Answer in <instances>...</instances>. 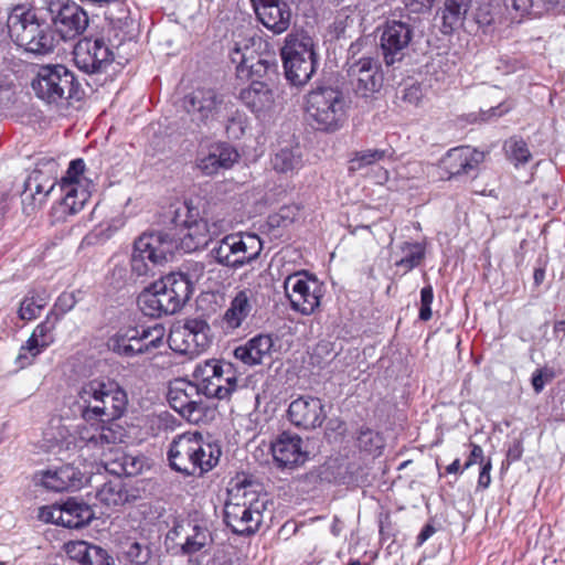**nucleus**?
<instances>
[{
    "mask_svg": "<svg viewBox=\"0 0 565 565\" xmlns=\"http://www.w3.org/2000/svg\"><path fill=\"white\" fill-rule=\"evenodd\" d=\"M355 66H359L355 78V97L367 103V99L379 92L382 76L379 73L377 64L371 58L361 60L355 63Z\"/></svg>",
    "mask_w": 565,
    "mask_h": 565,
    "instance_id": "nucleus-35",
    "label": "nucleus"
},
{
    "mask_svg": "<svg viewBox=\"0 0 565 565\" xmlns=\"http://www.w3.org/2000/svg\"><path fill=\"white\" fill-rule=\"evenodd\" d=\"M267 500L246 487L230 491L224 507V521L235 534L250 535L263 522Z\"/></svg>",
    "mask_w": 565,
    "mask_h": 565,
    "instance_id": "nucleus-5",
    "label": "nucleus"
},
{
    "mask_svg": "<svg viewBox=\"0 0 565 565\" xmlns=\"http://www.w3.org/2000/svg\"><path fill=\"white\" fill-rule=\"evenodd\" d=\"M402 257L395 262V266L402 268L404 274L420 265L425 257V247L420 243L405 242L401 246Z\"/></svg>",
    "mask_w": 565,
    "mask_h": 565,
    "instance_id": "nucleus-46",
    "label": "nucleus"
},
{
    "mask_svg": "<svg viewBox=\"0 0 565 565\" xmlns=\"http://www.w3.org/2000/svg\"><path fill=\"white\" fill-rule=\"evenodd\" d=\"M255 44L256 40L253 36L242 42H235L231 58L234 63H237L238 71L247 70L252 76L263 77L270 67V63L260 56H254L250 45L254 46Z\"/></svg>",
    "mask_w": 565,
    "mask_h": 565,
    "instance_id": "nucleus-30",
    "label": "nucleus"
},
{
    "mask_svg": "<svg viewBox=\"0 0 565 565\" xmlns=\"http://www.w3.org/2000/svg\"><path fill=\"white\" fill-rule=\"evenodd\" d=\"M222 455L217 444L204 440L202 434L184 433L170 443L168 460L170 467L184 476H203L212 470Z\"/></svg>",
    "mask_w": 565,
    "mask_h": 565,
    "instance_id": "nucleus-1",
    "label": "nucleus"
},
{
    "mask_svg": "<svg viewBox=\"0 0 565 565\" xmlns=\"http://www.w3.org/2000/svg\"><path fill=\"white\" fill-rule=\"evenodd\" d=\"M35 478L41 486L54 492L78 490L88 481V477L72 465L41 471Z\"/></svg>",
    "mask_w": 565,
    "mask_h": 565,
    "instance_id": "nucleus-24",
    "label": "nucleus"
},
{
    "mask_svg": "<svg viewBox=\"0 0 565 565\" xmlns=\"http://www.w3.org/2000/svg\"><path fill=\"white\" fill-rule=\"evenodd\" d=\"M128 405L127 393L121 388L118 383L109 381L106 388V394L102 397V401L96 409L94 422L95 424H106L120 418Z\"/></svg>",
    "mask_w": 565,
    "mask_h": 565,
    "instance_id": "nucleus-28",
    "label": "nucleus"
},
{
    "mask_svg": "<svg viewBox=\"0 0 565 565\" xmlns=\"http://www.w3.org/2000/svg\"><path fill=\"white\" fill-rule=\"evenodd\" d=\"M434 299V291L430 285L425 286L420 290V308L419 319L422 321H428L431 318V303Z\"/></svg>",
    "mask_w": 565,
    "mask_h": 565,
    "instance_id": "nucleus-58",
    "label": "nucleus"
},
{
    "mask_svg": "<svg viewBox=\"0 0 565 565\" xmlns=\"http://www.w3.org/2000/svg\"><path fill=\"white\" fill-rule=\"evenodd\" d=\"M109 3H111L113 7L106 12V18L110 22L117 23L118 26L127 24L129 19V10L127 7L120 0L110 1Z\"/></svg>",
    "mask_w": 565,
    "mask_h": 565,
    "instance_id": "nucleus-56",
    "label": "nucleus"
},
{
    "mask_svg": "<svg viewBox=\"0 0 565 565\" xmlns=\"http://www.w3.org/2000/svg\"><path fill=\"white\" fill-rule=\"evenodd\" d=\"M60 319L61 315L55 310H51L46 315L45 320L34 328L32 334L49 348L54 342L53 331Z\"/></svg>",
    "mask_w": 565,
    "mask_h": 565,
    "instance_id": "nucleus-50",
    "label": "nucleus"
},
{
    "mask_svg": "<svg viewBox=\"0 0 565 565\" xmlns=\"http://www.w3.org/2000/svg\"><path fill=\"white\" fill-rule=\"evenodd\" d=\"M353 10L350 7L342 8L333 22V33L337 39L341 38H350V34H348V30L353 24L352 19Z\"/></svg>",
    "mask_w": 565,
    "mask_h": 565,
    "instance_id": "nucleus-54",
    "label": "nucleus"
},
{
    "mask_svg": "<svg viewBox=\"0 0 565 565\" xmlns=\"http://www.w3.org/2000/svg\"><path fill=\"white\" fill-rule=\"evenodd\" d=\"M508 158L514 163L515 167L525 164L531 159V151L527 143L519 137H512L504 143Z\"/></svg>",
    "mask_w": 565,
    "mask_h": 565,
    "instance_id": "nucleus-49",
    "label": "nucleus"
},
{
    "mask_svg": "<svg viewBox=\"0 0 565 565\" xmlns=\"http://www.w3.org/2000/svg\"><path fill=\"white\" fill-rule=\"evenodd\" d=\"M175 242L161 232L142 234L135 244L131 270L137 276H154L156 268L173 257Z\"/></svg>",
    "mask_w": 565,
    "mask_h": 565,
    "instance_id": "nucleus-8",
    "label": "nucleus"
},
{
    "mask_svg": "<svg viewBox=\"0 0 565 565\" xmlns=\"http://www.w3.org/2000/svg\"><path fill=\"white\" fill-rule=\"evenodd\" d=\"M191 525V520H183L175 522L174 525L168 531L166 537L170 541H177L178 539H185L186 529Z\"/></svg>",
    "mask_w": 565,
    "mask_h": 565,
    "instance_id": "nucleus-61",
    "label": "nucleus"
},
{
    "mask_svg": "<svg viewBox=\"0 0 565 565\" xmlns=\"http://www.w3.org/2000/svg\"><path fill=\"white\" fill-rule=\"evenodd\" d=\"M288 417L295 426L309 430L320 427L327 418V413L320 398L303 395L289 404Z\"/></svg>",
    "mask_w": 565,
    "mask_h": 565,
    "instance_id": "nucleus-21",
    "label": "nucleus"
},
{
    "mask_svg": "<svg viewBox=\"0 0 565 565\" xmlns=\"http://www.w3.org/2000/svg\"><path fill=\"white\" fill-rule=\"evenodd\" d=\"M484 153L470 146L449 149L440 160V169L447 179L470 174L478 170Z\"/></svg>",
    "mask_w": 565,
    "mask_h": 565,
    "instance_id": "nucleus-20",
    "label": "nucleus"
},
{
    "mask_svg": "<svg viewBox=\"0 0 565 565\" xmlns=\"http://www.w3.org/2000/svg\"><path fill=\"white\" fill-rule=\"evenodd\" d=\"M201 393L209 398H228L237 388V376L232 363L224 362L207 385H199Z\"/></svg>",
    "mask_w": 565,
    "mask_h": 565,
    "instance_id": "nucleus-34",
    "label": "nucleus"
},
{
    "mask_svg": "<svg viewBox=\"0 0 565 565\" xmlns=\"http://www.w3.org/2000/svg\"><path fill=\"white\" fill-rule=\"evenodd\" d=\"M256 306V292L246 288L239 290L231 300L228 308L221 317V327L226 333L241 328Z\"/></svg>",
    "mask_w": 565,
    "mask_h": 565,
    "instance_id": "nucleus-27",
    "label": "nucleus"
},
{
    "mask_svg": "<svg viewBox=\"0 0 565 565\" xmlns=\"http://www.w3.org/2000/svg\"><path fill=\"white\" fill-rule=\"evenodd\" d=\"M46 348L31 333L26 342L20 348L19 354L15 358V364L21 369L31 365L34 359Z\"/></svg>",
    "mask_w": 565,
    "mask_h": 565,
    "instance_id": "nucleus-48",
    "label": "nucleus"
},
{
    "mask_svg": "<svg viewBox=\"0 0 565 565\" xmlns=\"http://www.w3.org/2000/svg\"><path fill=\"white\" fill-rule=\"evenodd\" d=\"M63 193V199L60 202V209L63 214L74 215L78 213L88 199L90 198V192L87 186H77L70 188L66 185V189H61Z\"/></svg>",
    "mask_w": 565,
    "mask_h": 565,
    "instance_id": "nucleus-44",
    "label": "nucleus"
},
{
    "mask_svg": "<svg viewBox=\"0 0 565 565\" xmlns=\"http://www.w3.org/2000/svg\"><path fill=\"white\" fill-rule=\"evenodd\" d=\"M139 332L143 342L145 353H148L154 349L160 348L163 344L166 335V329L162 324L156 323L152 327H140Z\"/></svg>",
    "mask_w": 565,
    "mask_h": 565,
    "instance_id": "nucleus-52",
    "label": "nucleus"
},
{
    "mask_svg": "<svg viewBox=\"0 0 565 565\" xmlns=\"http://www.w3.org/2000/svg\"><path fill=\"white\" fill-rule=\"evenodd\" d=\"M57 173L58 163L55 159H39L35 168L23 182L21 200L25 214L33 213L44 203L45 198L55 188Z\"/></svg>",
    "mask_w": 565,
    "mask_h": 565,
    "instance_id": "nucleus-10",
    "label": "nucleus"
},
{
    "mask_svg": "<svg viewBox=\"0 0 565 565\" xmlns=\"http://www.w3.org/2000/svg\"><path fill=\"white\" fill-rule=\"evenodd\" d=\"M285 76L294 86H303L316 71L317 61L309 36L288 34L281 49Z\"/></svg>",
    "mask_w": 565,
    "mask_h": 565,
    "instance_id": "nucleus-9",
    "label": "nucleus"
},
{
    "mask_svg": "<svg viewBox=\"0 0 565 565\" xmlns=\"http://www.w3.org/2000/svg\"><path fill=\"white\" fill-rule=\"evenodd\" d=\"M349 103L342 90L331 86H317L305 96L303 109L313 129L334 132L348 119Z\"/></svg>",
    "mask_w": 565,
    "mask_h": 565,
    "instance_id": "nucleus-3",
    "label": "nucleus"
},
{
    "mask_svg": "<svg viewBox=\"0 0 565 565\" xmlns=\"http://www.w3.org/2000/svg\"><path fill=\"white\" fill-rule=\"evenodd\" d=\"M31 85L35 95L47 104L81 98V85L73 72L61 64L41 66Z\"/></svg>",
    "mask_w": 565,
    "mask_h": 565,
    "instance_id": "nucleus-7",
    "label": "nucleus"
},
{
    "mask_svg": "<svg viewBox=\"0 0 565 565\" xmlns=\"http://www.w3.org/2000/svg\"><path fill=\"white\" fill-rule=\"evenodd\" d=\"M224 364L223 361L211 359L204 362L198 363L193 371V377L196 380L195 385H207L217 374L221 366Z\"/></svg>",
    "mask_w": 565,
    "mask_h": 565,
    "instance_id": "nucleus-53",
    "label": "nucleus"
},
{
    "mask_svg": "<svg viewBox=\"0 0 565 565\" xmlns=\"http://www.w3.org/2000/svg\"><path fill=\"white\" fill-rule=\"evenodd\" d=\"M85 170V162L83 159H75L70 162L68 169L64 177H62L60 182V189H66V185L70 188L77 186H87L84 182L86 179L83 177Z\"/></svg>",
    "mask_w": 565,
    "mask_h": 565,
    "instance_id": "nucleus-51",
    "label": "nucleus"
},
{
    "mask_svg": "<svg viewBox=\"0 0 565 565\" xmlns=\"http://www.w3.org/2000/svg\"><path fill=\"white\" fill-rule=\"evenodd\" d=\"M239 99L258 118L273 114L286 102L278 88L258 79H253L247 87L241 89Z\"/></svg>",
    "mask_w": 565,
    "mask_h": 565,
    "instance_id": "nucleus-17",
    "label": "nucleus"
},
{
    "mask_svg": "<svg viewBox=\"0 0 565 565\" xmlns=\"http://www.w3.org/2000/svg\"><path fill=\"white\" fill-rule=\"evenodd\" d=\"M236 244L237 233L226 235L211 249V254L218 264L235 268L234 258L237 253Z\"/></svg>",
    "mask_w": 565,
    "mask_h": 565,
    "instance_id": "nucleus-47",
    "label": "nucleus"
},
{
    "mask_svg": "<svg viewBox=\"0 0 565 565\" xmlns=\"http://www.w3.org/2000/svg\"><path fill=\"white\" fill-rule=\"evenodd\" d=\"M413 38V29L408 23L391 20L387 21L381 33V50L385 64L393 65L399 62Z\"/></svg>",
    "mask_w": 565,
    "mask_h": 565,
    "instance_id": "nucleus-19",
    "label": "nucleus"
},
{
    "mask_svg": "<svg viewBox=\"0 0 565 565\" xmlns=\"http://www.w3.org/2000/svg\"><path fill=\"white\" fill-rule=\"evenodd\" d=\"M108 348L122 358H134L145 353L139 327L120 328L109 340Z\"/></svg>",
    "mask_w": 565,
    "mask_h": 565,
    "instance_id": "nucleus-33",
    "label": "nucleus"
},
{
    "mask_svg": "<svg viewBox=\"0 0 565 565\" xmlns=\"http://www.w3.org/2000/svg\"><path fill=\"white\" fill-rule=\"evenodd\" d=\"M172 223L181 230V245L188 252L203 248L212 239L225 231V222L209 223L200 216V211L191 202H183L173 211Z\"/></svg>",
    "mask_w": 565,
    "mask_h": 565,
    "instance_id": "nucleus-6",
    "label": "nucleus"
},
{
    "mask_svg": "<svg viewBox=\"0 0 565 565\" xmlns=\"http://www.w3.org/2000/svg\"><path fill=\"white\" fill-rule=\"evenodd\" d=\"M284 289L291 308L302 315L312 313L320 305L321 288L318 280L301 273L289 275L285 279Z\"/></svg>",
    "mask_w": 565,
    "mask_h": 565,
    "instance_id": "nucleus-14",
    "label": "nucleus"
},
{
    "mask_svg": "<svg viewBox=\"0 0 565 565\" xmlns=\"http://www.w3.org/2000/svg\"><path fill=\"white\" fill-rule=\"evenodd\" d=\"M109 454H105L103 460L106 471L120 478L121 476H136L142 471L143 460L138 456L126 454L120 448L107 447Z\"/></svg>",
    "mask_w": 565,
    "mask_h": 565,
    "instance_id": "nucleus-32",
    "label": "nucleus"
},
{
    "mask_svg": "<svg viewBox=\"0 0 565 565\" xmlns=\"http://www.w3.org/2000/svg\"><path fill=\"white\" fill-rule=\"evenodd\" d=\"M259 22L274 34L286 32L290 25L291 11L284 0H252Z\"/></svg>",
    "mask_w": 565,
    "mask_h": 565,
    "instance_id": "nucleus-23",
    "label": "nucleus"
},
{
    "mask_svg": "<svg viewBox=\"0 0 565 565\" xmlns=\"http://www.w3.org/2000/svg\"><path fill=\"white\" fill-rule=\"evenodd\" d=\"M237 253L234 258L235 268L242 267L255 260L263 249V242L253 233H237Z\"/></svg>",
    "mask_w": 565,
    "mask_h": 565,
    "instance_id": "nucleus-40",
    "label": "nucleus"
},
{
    "mask_svg": "<svg viewBox=\"0 0 565 565\" xmlns=\"http://www.w3.org/2000/svg\"><path fill=\"white\" fill-rule=\"evenodd\" d=\"M73 61L83 73L93 75L107 70L114 61V53L102 39H82L73 50Z\"/></svg>",
    "mask_w": 565,
    "mask_h": 565,
    "instance_id": "nucleus-15",
    "label": "nucleus"
},
{
    "mask_svg": "<svg viewBox=\"0 0 565 565\" xmlns=\"http://www.w3.org/2000/svg\"><path fill=\"white\" fill-rule=\"evenodd\" d=\"M492 469L491 460L488 459L481 467V471L478 478V487L482 489H487L491 483L490 471Z\"/></svg>",
    "mask_w": 565,
    "mask_h": 565,
    "instance_id": "nucleus-64",
    "label": "nucleus"
},
{
    "mask_svg": "<svg viewBox=\"0 0 565 565\" xmlns=\"http://www.w3.org/2000/svg\"><path fill=\"white\" fill-rule=\"evenodd\" d=\"M355 447L359 448L363 459L371 458L373 460L382 454L384 439L379 433L370 428L361 429L355 439Z\"/></svg>",
    "mask_w": 565,
    "mask_h": 565,
    "instance_id": "nucleus-45",
    "label": "nucleus"
},
{
    "mask_svg": "<svg viewBox=\"0 0 565 565\" xmlns=\"http://www.w3.org/2000/svg\"><path fill=\"white\" fill-rule=\"evenodd\" d=\"M108 384L109 380L93 379L83 382L76 390L73 409L86 424L94 422L96 409L106 394Z\"/></svg>",
    "mask_w": 565,
    "mask_h": 565,
    "instance_id": "nucleus-22",
    "label": "nucleus"
},
{
    "mask_svg": "<svg viewBox=\"0 0 565 565\" xmlns=\"http://www.w3.org/2000/svg\"><path fill=\"white\" fill-rule=\"evenodd\" d=\"M224 105V96L210 87L195 88L182 99L183 109L198 126L216 120Z\"/></svg>",
    "mask_w": 565,
    "mask_h": 565,
    "instance_id": "nucleus-12",
    "label": "nucleus"
},
{
    "mask_svg": "<svg viewBox=\"0 0 565 565\" xmlns=\"http://www.w3.org/2000/svg\"><path fill=\"white\" fill-rule=\"evenodd\" d=\"M50 301V294L45 289L29 291L18 310L21 320L31 321L40 315L41 310L46 307Z\"/></svg>",
    "mask_w": 565,
    "mask_h": 565,
    "instance_id": "nucleus-43",
    "label": "nucleus"
},
{
    "mask_svg": "<svg viewBox=\"0 0 565 565\" xmlns=\"http://www.w3.org/2000/svg\"><path fill=\"white\" fill-rule=\"evenodd\" d=\"M275 171L279 173H294L303 166V150L296 141L279 145L271 158Z\"/></svg>",
    "mask_w": 565,
    "mask_h": 565,
    "instance_id": "nucleus-36",
    "label": "nucleus"
},
{
    "mask_svg": "<svg viewBox=\"0 0 565 565\" xmlns=\"http://www.w3.org/2000/svg\"><path fill=\"white\" fill-rule=\"evenodd\" d=\"M553 379V373L547 369H537L531 379V383L535 393H541L547 381Z\"/></svg>",
    "mask_w": 565,
    "mask_h": 565,
    "instance_id": "nucleus-59",
    "label": "nucleus"
},
{
    "mask_svg": "<svg viewBox=\"0 0 565 565\" xmlns=\"http://www.w3.org/2000/svg\"><path fill=\"white\" fill-rule=\"evenodd\" d=\"M191 292V282L185 275L170 274L145 289L138 297V306L151 318L173 315L184 306Z\"/></svg>",
    "mask_w": 565,
    "mask_h": 565,
    "instance_id": "nucleus-4",
    "label": "nucleus"
},
{
    "mask_svg": "<svg viewBox=\"0 0 565 565\" xmlns=\"http://www.w3.org/2000/svg\"><path fill=\"white\" fill-rule=\"evenodd\" d=\"M210 326L204 319L188 318L172 326L168 343L174 352L198 355L210 347Z\"/></svg>",
    "mask_w": 565,
    "mask_h": 565,
    "instance_id": "nucleus-11",
    "label": "nucleus"
},
{
    "mask_svg": "<svg viewBox=\"0 0 565 565\" xmlns=\"http://www.w3.org/2000/svg\"><path fill=\"white\" fill-rule=\"evenodd\" d=\"M50 11L56 33L63 40H73L88 26L86 11L73 1L51 3Z\"/></svg>",
    "mask_w": 565,
    "mask_h": 565,
    "instance_id": "nucleus-16",
    "label": "nucleus"
},
{
    "mask_svg": "<svg viewBox=\"0 0 565 565\" xmlns=\"http://www.w3.org/2000/svg\"><path fill=\"white\" fill-rule=\"evenodd\" d=\"M391 157L392 151L390 149H366L359 152L355 151V162L359 163V168L377 163Z\"/></svg>",
    "mask_w": 565,
    "mask_h": 565,
    "instance_id": "nucleus-55",
    "label": "nucleus"
},
{
    "mask_svg": "<svg viewBox=\"0 0 565 565\" xmlns=\"http://www.w3.org/2000/svg\"><path fill=\"white\" fill-rule=\"evenodd\" d=\"M89 425L90 427L78 425L76 434L79 440L85 443L86 447L93 450H100L102 455H104V450L116 443V433L105 427L104 424L102 426H99V424Z\"/></svg>",
    "mask_w": 565,
    "mask_h": 565,
    "instance_id": "nucleus-37",
    "label": "nucleus"
},
{
    "mask_svg": "<svg viewBox=\"0 0 565 565\" xmlns=\"http://www.w3.org/2000/svg\"><path fill=\"white\" fill-rule=\"evenodd\" d=\"M523 455V445H522V440L520 439H514L509 448H508V451H507V460L510 461V462H513V461H518L521 459Z\"/></svg>",
    "mask_w": 565,
    "mask_h": 565,
    "instance_id": "nucleus-63",
    "label": "nucleus"
},
{
    "mask_svg": "<svg viewBox=\"0 0 565 565\" xmlns=\"http://www.w3.org/2000/svg\"><path fill=\"white\" fill-rule=\"evenodd\" d=\"M38 519L44 523H53L63 526L61 504L41 507L38 512Z\"/></svg>",
    "mask_w": 565,
    "mask_h": 565,
    "instance_id": "nucleus-57",
    "label": "nucleus"
},
{
    "mask_svg": "<svg viewBox=\"0 0 565 565\" xmlns=\"http://www.w3.org/2000/svg\"><path fill=\"white\" fill-rule=\"evenodd\" d=\"M63 513V526L68 529H81L87 525L94 513L88 504L75 499H68L61 504Z\"/></svg>",
    "mask_w": 565,
    "mask_h": 565,
    "instance_id": "nucleus-39",
    "label": "nucleus"
},
{
    "mask_svg": "<svg viewBox=\"0 0 565 565\" xmlns=\"http://www.w3.org/2000/svg\"><path fill=\"white\" fill-rule=\"evenodd\" d=\"M508 10L514 11L518 15L523 17L529 13L534 6V0H504Z\"/></svg>",
    "mask_w": 565,
    "mask_h": 565,
    "instance_id": "nucleus-60",
    "label": "nucleus"
},
{
    "mask_svg": "<svg viewBox=\"0 0 565 565\" xmlns=\"http://www.w3.org/2000/svg\"><path fill=\"white\" fill-rule=\"evenodd\" d=\"M274 340L270 334H257L234 350V356L244 364L253 366L271 358Z\"/></svg>",
    "mask_w": 565,
    "mask_h": 565,
    "instance_id": "nucleus-31",
    "label": "nucleus"
},
{
    "mask_svg": "<svg viewBox=\"0 0 565 565\" xmlns=\"http://www.w3.org/2000/svg\"><path fill=\"white\" fill-rule=\"evenodd\" d=\"M239 159L235 148L228 143L211 145L206 151L201 150L196 157V167L205 175H214L221 170H227Z\"/></svg>",
    "mask_w": 565,
    "mask_h": 565,
    "instance_id": "nucleus-25",
    "label": "nucleus"
},
{
    "mask_svg": "<svg viewBox=\"0 0 565 565\" xmlns=\"http://www.w3.org/2000/svg\"><path fill=\"white\" fill-rule=\"evenodd\" d=\"M214 539L207 521L191 519L183 543H180L181 554L188 557L191 565H204L211 555Z\"/></svg>",
    "mask_w": 565,
    "mask_h": 565,
    "instance_id": "nucleus-18",
    "label": "nucleus"
},
{
    "mask_svg": "<svg viewBox=\"0 0 565 565\" xmlns=\"http://www.w3.org/2000/svg\"><path fill=\"white\" fill-rule=\"evenodd\" d=\"M67 556L82 564L94 565L100 561V555H104V550L100 546L89 544L85 541H71L64 545Z\"/></svg>",
    "mask_w": 565,
    "mask_h": 565,
    "instance_id": "nucleus-42",
    "label": "nucleus"
},
{
    "mask_svg": "<svg viewBox=\"0 0 565 565\" xmlns=\"http://www.w3.org/2000/svg\"><path fill=\"white\" fill-rule=\"evenodd\" d=\"M469 447L471 448L470 455L467 459V461L463 465V469H468L471 466L476 465L477 462H480L483 465V449L477 445V444H469Z\"/></svg>",
    "mask_w": 565,
    "mask_h": 565,
    "instance_id": "nucleus-62",
    "label": "nucleus"
},
{
    "mask_svg": "<svg viewBox=\"0 0 565 565\" xmlns=\"http://www.w3.org/2000/svg\"><path fill=\"white\" fill-rule=\"evenodd\" d=\"M118 557L129 565H148L152 558V550L146 542L127 539L119 545Z\"/></svg>",
    "mask_w": 565,
    "mask_h": 565,
    "instance_id": "nucleus-41",
    "label": "nucleus"
},
{
    "mask_svg": "<svg viewBox=\"0 0 565 565\" xmlns=\"http://www.w3.org/2000/svg\"><path fill=\"white\" fill-rule=\"evenodd\" d=\"M201 395L199 385L184 380H175L170 384L168 402L190 423L198 424L202 420L206 409Z\"/></svg>",
    "mask_w": 565,
    "mask_h": 565,
    "instance_id": "nucleus-13",
    "label": "nucleus"
},
{
    "mask_svg": "<svg viewBox=\"0 0 565 565\" xmlns=\"http://www.w3.org/2000/svg\"><path fill=\"white\" fill-rule=\"evenodd\" d=\"M273 458L279 468L294 469L308 459L302 450V439L298 435L282 433L271 445Z\"/></svg>",
    "mask_w": 565,
    "mask_h": 565,
    "instance_id": "nucleus-26",
    "label": "nucleus"
},
{
    "mask_svg": "<svg viewBox=\"0 0 565 565\" xmlns=\"http://www.w3.org/2000/svg\"><path fill=\"white\" fill-rule=\"evenodd\" d=\"M10 39L25 51L34 54H47L54 49L53 32L35 9L18 4L7 19Z\"/></svg>",
    "mask_w": 565,
    "mask_h": 565,
    "instance_id": "nucleus-2",
    "label": "nucleus"
},
{
    "mask_svg": "<svg viewBox=\"0 0 565 565\" xmlns=\"http://www.w3.org/2000/svg\"><path fill=\"white\" fill-rule=\"evenodd\" d=\"M435 0H417V4L423 8H430ZM471 0H445L441 12L443 26L445 34L450 33L454 28L463 20L470 8Z\"/></svg>",
    "mask_w": 565,
    "mask_h": 565,
    "instance_id": "nucleus-38",
    "label": "nucleus"
},
{
    "mask_svg": "<svg viewBox=\"0 0 565 565\" xmlns=\"http://www.w3.org/2000/svg\"><path fill=\"white\" fill-rule=\"evenodd\" d=\"M139 490L115 477L103 483L97 490L96 499L107 508L116 509L139 499Z\"/></svg>",
    "mask_w": 565,
    "mask_h": 565,
    "instance_id": "nucleus-29",
    "label": "nucleus"
}]
</instances>
